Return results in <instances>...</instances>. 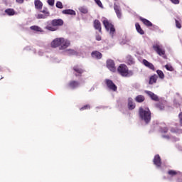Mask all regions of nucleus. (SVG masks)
Segmentation results:
<instances>
[{"instance_id": "nucleus-1", "label": "nucleus", "mask_w": 182, "mask_h": 182, "mask_svg": "<svg viewBox=\"0 0 182 182\" xmlns=\"http://www.w3.org/2000/svg\"><path fill=\"white\" fill-rule=\"evenodd\" d=\"M65 22L61 18H55L51 21H48L46 23L45 29L47 31H50V32H55L60 28V26H63Z\"/></svg>"}, {"instance_id": "nucleus-2", "label": "nucleus", "mask_w": 182, "mask_h": 182, "mask_svg": "<svg viewBox=\"0 0 182 182\" xmlns=\"http://www.w3.org/2000/svg\"><path fill=\"white\" fill-rule=\"evenodd\" d=\"M138 113L139 119L144 122L146 124H149L151 122V111H150L149 107H140Z\"/></svg>"}, {"instance_id": "nucleus-3", "label": "nucleus", "mask_w": 182, "mask_h": 182, "mask_svg": "<svg viewBox=\"0 0 182 182\" xmlns=\"http://www.w3.org/2000/svg\"><path fill=\"white\" fill-rule=\"evenodd\" d=\"M51 48H59L60 50H63L70 46V41L63 38H57L51 43Z\"/></svg>"}, {"instance_id": "nucleus-4", "label": "nucleus", "mask_w": 182, "mask_h": 182, "mask_svg": "<svg viewBox=\"0 0 182 182\" xmlns=\"http://www.w3.org/2000/svg\"><path fill=\"white\" fill-rule=\"evenodd\" d=\"M117 72L123 77H130L131 76H133V71L129 70V68L124 64H121L118 67Z\"/></svg>"}, {"instance_id": "nucleus-5", "label": "nucleus", "mask_w": 182, "mask_h": 182, "mask_svg": "<svg viewBox=\"0 0 182 182\" xmlns=\"http://www.w3.org/2000/svg\"><path fill=\"white\" fill-rule=\"evenodd\" d=\"M102 23L107 32H109L110 35L113 36L114 35V32H116V28H114V26L110 22L107 18L103 20Z\"/></svg>"}, {"instance_id": "nucleus-6", "label": "nucleus", "mask_w": 182, "mask_h": 182, "mask_svg": "<svg viewBox=\"0 0 182 182\" xmlns=\"http://www.w3.org/2000/svg\"><path fill=\"white\" fill-rule=\"evenodd\" d=\"M153 49L154 50H155V52H156L158 55H159V56H163L166 55V50L163 49V46H161V45H159V44L154 45Z\"/></svg>"}, {"instance_id": "nucleus-7", "label": "nucleus", "mask_w": 182, "mask_h": 182, "mask_svg": "<svg viewBox=\"0 0 182 182\" xmlns=\"http://www.w3.org/2000/svg\"><path fill=\"white\" fill-rule=\"evenodd\" d=\"M105 85H107L108 89H109V90H112V92L117 91V86L113 83V81L112 80L106 79Z\"/></svg>"}, {"instance_id": "nucleus-8", "label": "nucleus", "mask_w": 182, "mask_h": 182, "mask_svg": "<svg viewBox=\"0 0 182 182\" xmlns=\"http://www.w3.org/2000/svg\"><path fill=\"white\" fill-rule=\"evenodd\" d=\"M79 86H80V82L75 80H70L68 84V87L73 90L77 89Z\"/></svg>"}, {"instance_id": "nucleus-9", "label": "nucleus", "mask_w": 182, "mask_h": 182, "mask_svg": "<svg viewBox=\"0 0 182 182\" xmlns=\"http://www.w3.org/2000/svg\"><path fill=\"white\" fill-rule=\"evenodd\" d=\"M93 27L95 31H98L100 33H102V23L98 19H95L93 21Z\"/></svg>"}, {"instance_id": "nucleus-10", "label": "nucleus", "mask_w": 182, "mask_h": 182, "mask_svg": "<svg viewBox=\"0 0 182 182\" xmlns=\"http://www.w3.org/2000/svg\"><path fill=\"white\" fill-rule=\"evenodd\" d=\"M107 68L111 72H116V66L114 65V61H113L112 60H107Z\"/></svg>"}, {"instance_id": "nucleus-11", "label": "nucleus", "mask_w": 182, "mask_h": 182, "mask_svg": "<svg viewBox=\"0 0 182 182\" xmlns=\"http://www.w3.org/2000/svg\"><path fill=\"white\" fill-rule=\"evenodd\" d=\"M144 93H146V95H147V96H149L150 98L151 99V100H154V102H159V97L157 95H156V94H154L153 92L149 91V90H145Z\"/></svg>"}, {"instance_id": "nucleus-12", "label": "nucleus", "mask_w": 182, "mask_h": 182, "mask_svg": "<svg viewBox=\"0 0 182 182\" xmlns=\"http://www.w3.org/2000/svg\"><path fill=\"white\" fill-rule=\"evenodd\" d=\"M142 63L143 65H144V66H146V68H148V69H150L151 70H153L154 72V70H156V68L154 67V65H153V63L149 62L147 60L144 59L142 60Z\"/></svg>"}, {"instance_id": "nucleus-13", "label": "nucleus", "mask_w": 182, "mask_h": 182, "mask_svg": "<svg viewBox=\"0 0 182 182\" xmlns=\"http://www.w3.org/2000/svg\"><path fill=\"white\" fill-rule=\"evenodd\" d=\"M153 161L156 167H161V158L160 157V155H155Z\"/></svg>"}, {"instance_id": "nucleus-14", "label": "nucleus", "mask_w": 182, "mask_h": 182, "mask_svg": "<svg viewBox=\"0 0 182 182\" xmlns=\"http://www.w3.org/2000/svg\"><path fill=\"white\" fill-rule=\"evenodd\" d=\"M73 70L74 72H76L75 73V76H82V73H83V72H85V70H83V69H82L80 67L75 65L73 67Z\"/></svg>"}, {"instance_id": "nucleus-15", "label": "nucleus", "mask_w": 182, "mask_h": 182, "mask_svg": "<svg viewBox=\"0 0 182 182\" xmlns=\"http://www.w3.org/2000/svg\"><path fill=\"white\" fill-rule=\"evenodd\" d=\"M91 56L95 59H102V58H103V54L97 50H95L91 53Z\"/></svg>"}, {"instance_id": "nucleus-16", "label": "nucleus", "mask_w": 182, "mask_h": 182, "mask_svg": "<svg viewBox=\"0 0 182 182\" xmlns=\"http://www.w3.org/2000/svg\"><path fill=\"white\" fill-rule=\"evenodd\" d=\"M136 108V104L133 102V98H128V109L129 110H133Z\"/></svg>"}, {"instance_id": "nucleus-17", "label": "nucleus", "mask_w": 182, "mask_h": 182, "mask_svg": "<svg viewBox=\"0 0 182 182\" xmlns=\"http://www.w3.org/2000/svg\"><path fill=\"white\" fill-rule=\"evenodd\" d=\"M157 79H159V76L154 74L149 77V85H154V83H157Z\"/></svg>"}, {"instance_id": "nucleus-18", "label": "nucleus", "mask_w": 182, "mask_h": 182, "mask_svg": "<svg viewBox=\"0 0 182 182\" xmlns=\"http://www.w3.org/2000/svg\"><path fill=\"white\" fill-rule=\"evenodd\" d=\"M139 21L144 23L146 26H153V23L150 22V21L143 18V17H139Z\"/></svg>"}, {"instance_id": "nucleus-19", "label": "nucleus", "mask_w": 182, "mask_h": 182, "mask_svg": "<svg viewBox=\"0 0 182 182\" xmlns=\"http://www.w3.org/2000/svg\"><path fill=\"white\" fill-rule=\"evenodd\" d=\"M34 5L36 9H38L39 11H41V9H42V7L43 6V4L42 3V1H41V0H35Z\"/></svg>"}, {"instance_id": "nucleus-20", "label": "nucleus", "mask_w": 182, "mask_h": 182, "mask_svg": "<svg viewBox=\"0 0 182 182\" xmlns=\"http://www.w3.org/2000/svg\"><path fill=\"white\" fill-rule=\"evenodd\" d=\"M114 9L118 18H122V11H120V6L117 4H114Z\"/></svg>"}, {"instance_id": "nucleus-21", "label": "nucleus", "mask_w": 182, "mask_h": 182, "mask_svg": "<svg viewBox=\"0 0 182 182\" xmlns=\"http://www.w3.org/2000/svg\"><path fill=\"white\" fill-rule=\"evenodd\" d=\"M62 14L64 15H76V11L73 9H65L63 10Z\"/></svg>"}, {"instance_id": "nucleus-22", "label": "nucleus", "mask_w": 182, "mask_h": 182, "mask_svg": "<svg viewBox=\"0 0 182 182\" xmlns=\"http://www.w3.org/2000/svg\"><path fill=\"white\" fill-rule=\"evenodd\" d=\"M144 100H146V97H144V96L141 95H137L135 97V101L137 103H143V102H144Z\"/></svg>"}, {"instance_id": "nucleus-23", "label": "nucleus", "mask_w": 182, "mask_h": 182, "mask_svg": "<svg viewBox=\"0 0 182 182\" xmlns=\"http://www.w3.org/2000/svg\"><path fill=\"white\" fill-rule=\"evenodd\" d=\"M126 62L127 65H134V59L132 55H127L126 57Z\"/></svg>"}, {"instance_id": "nucleus-24", "label": "nucleus", "mask_w": 182, "mask_h": 182, "mask_svg": "<svg viewBox=\"0 0 182 182\" xmlns=\"http://www.w3.org/2000/svg\"><path fill=\"white\" fill-rule=\"evenodd\" d=\"M135 27L137 32L139 33L140 35H144V31H143V28H141V26H140V24H139V23H136Z\"/></svg>"}, {"instance_id": "nucleus-25", "label": "nucleus", "mask_w": 182, "mask_h": 182, "mask_svg": "<svg viewBox=\"0 0 182 182\" xmlns=\"http://www.w3.org/2000/svg\"><path fill=\"white\" fill-rule=\"evenodd\" d=\"M5 14L9 15V16H14V15H15V10L13 9H7L5 10Z\"/></svg>"}, {"instance_id": "nucleus-26", "label": "nucleus", "mask_w": 182, "mask_h": 182, "mask_svg": "<svg viewBox=\"0 0 182 182\" xmlns=\"http://www.w3.org/2000/svg\"><path fill=\"white\" fill-rule=\"evenodd\" d=\"M30 29H31V31H35V32H43V30L38 26H31Z\"/></svg>"}, {"instance_id": "nucleus-27", "label": "nucleus", "mask_w": 182, "mask_h": 182, "mask_svg": "<svg viewBox=\"0 0 182 182\" xmlns=\"http://www.w3.org/2000/svg\"><path fill=\"white\" fill-rule=\"evenodd\" d=\"M36 18L37 19H46L48 17V14L45 15V14H38L37 15H36Z\"/></svg>"}, {"instance_id": "nucleus-28", "label": "nucleus", "mask_w": 182, "mask_h": 182, "mask_svg": "<svg viewBox=\"0 0 182 182\" xmlns=\"http://www.w3.org/2000/svg\"><path fill=\"white\" fill-rule=\"evenodd\" d=\"M156 73L160 79H164V73H163V71H161V70H158L156 71Z\"/></svg>"}, {"instance_id": "nucleus-29", "label": "nucleus", "mask_w": 182, "mask_h": 182, "mask_svg": "<svg viewBox=\"0 0 182 182\" xmlns=\"http://www.w3.org/2000/svg\"><path fill=\"white\" fill-rule=\"evenodd\" d=\"M165 68L166 69V70H168L169 72H174V68H173L171 65H166Z\"/></svg>"}, {"instance_id": "nucleus-30", "label": "nucleus", "mask_w": 182, "mask_h": 182, "mask_svg": "<svg viewBox=\"0 0 182 182\" xmlns=\"http://www.w3.org/2000/svg\"><path fill=\"white\" fill-rule=\"evenodd\" d=\"M90 109V105H84L82 107L80 108V112H83V110H89Z\"/></svg>"}, {"instance_id": "nucleus-31", "label": "nucleus", "mask_w": 182, "mask_h": 182, "mask_svg": "<svg viewBox=\"0 0 182 182\" xmlns=\"http://www.w3.org/2000/svg\"><path fill=\"white\" fill-rule=\"evenodd\" d=\"M55 6H56V8H58L59 9H63V4L60 1H57Z\"/></svg>"}, {"instance_id": "nucleus-32", "label": "nucleus", "mask_w": 182, "mask_h": 182, "mask_svg": "<svg viewBox=\"0 0 182 182\" xmlns=\"http://www.w3.org/2000/svg\"><path fill=\"white\" fill-rule=\"evenodd\" d=\"M156 107H157L158 109H159V110H164V105H163V103H161V102L157 103V104H156Z\"/></svg>"}, {"instance_id": "nucleus-33", "label": "nucleus", "mask_w": 182, "mask_h": 182, "mask_svg": "<svg viewBox=\"0 0 182 182\" xmlns=\"http://www.w3.org/2000/svg\"><path fill=\"white\" fill-rule=\"evenodd\" d=\"M168 174L169 176H177V171H174V170H169V171H168Z\"/></svg>"}, {"instance_id": "nucleus-34", "label": "nucleus", "mask_w": 182, "mask_h": 182, "mask_svg": "<svg viewBox=\"0 0 182 182\" xmlns=\"http://www.w3.org/2000/svg\"><path fill=\"white\" fill-rule=\"evenodd\" d=\"M68 54L77 56V52H76L75 50L70 49L68 50Z\"/></svg>"}, {"instance_id": "nucleus-35", "label": "nucleus", "mask_w": 182, "mask_h": 182, "mask_svg": "<svg viewBox=\"0 0 182 182\" xmlns=\"http://www.w3.org/2000/svg\"><path fill=\"white\" fill-rule=\"evenodd\" d=\"M95 2L100 6V8H103V4H102V1L100 0H94Z\"/></svg>"}, {"instance_id": "nucleus-36", "label": "nucleus", "mask_w": 182, "mask_h": 182, "mask_svg": "<svg viewBox=\"0 0 182 182\" xmlns=\"http://www.w3.org/2000/svg\"><path fill=\"white\" fill-rule=\"evenodd\" d=\"M42 14H43L44 15H47L48 17L50 16V13H49V11H48V9H44L43 11H41Z\"/></svg>"}, {"instance_id": "nucleus-37", "label": "nucleus", "mask_w": 182, "mask_h": 182, "mask_svg": "<svg viewBox=\"0 0 182 182\" xmlns=\"http://www.w3.org/2000/svg\"><path fill=\"white\" fill-rule=\"evenodd\" d=\"M175 22L176 28H178V29H181V23L178 22V20H175Z\"/></svg>"}, {"instance_id": "nucleus-38", "label": "nucleus", "mask_w": 182, "mask_h": 182, "mask_svg": "<svg viewBox=\"0 0 182 182\" xmlns=\"http://www.w3.org/2000/svg\"><path fill=\"white\" fill-rule=\"evenodd\" d=\"M48 4L50 6H53L55 5V0H48Z\"/></svg>"}, {"instance_id": "nucleus-39", "label": "nucleus", "mask_w": 182, "mask_h": 182, "mask_svg": "<svg viewBox=\"0 0 182 182\" xmlns=\"http://www.w3.org/2000/svg\"><path fill=\"white\" fill-rule=\"evenodd\" d=\"M172 4H174V5H178L180 4V0H170Z\"/></svg>"}, {"instance_id": "nucleus-40", "label": "nucleus", "mask_w": 182, "mask_h": 182, "mask_svg": "<svg viewBox=\"0 0 182 182\" xmlns=\"http://www.w3.org/2000/svg\"><path fill=\"white\" fill-rule=\"evenodd\" d=\"M161 133H167L168 132V128L167 127L162 128L161 129Z\"/></svg>"}, {"instance_id": "nucleus-41", "label": "nucleus", "mask_w": 182, "mask_h": 182, "mask_svg": "<svg viewBox=\"0 0 182 182\" xmlns=\"http://www.w3.org/2000/svg\"><path fill=\"white\" fill-rule=\"evenodd\" d=\"M178 117H179V121H180L181 125L182 126V112L179 113Z\"/></svg>"}, {"instance_id": "nucleus-42", "label": "nucleus", "mask_w": 182, "mask_h": 182, "mask_svg": "<svg viewBox=\"0 0 182 182\" xmlns=\"http://www.w3.org/2000/svg\"><path fill=\"white\" fill-rule=\"evenodd\" d=\"M80 12H82V14H87V9H80Z\"/></svg>"}, {"instance_id": "nucleus-43", "label": "nucleus", "mask_w": 182, "mask_h": 182, "mask_svg": "<svg viewBox=\"0 0 182 182\" xmlns=\"http://www.w3.org/2000/svg\"><path fill=\"white\" fill-rule=\"evenodd\" d=\"M96 41H102V36H96Z\"/></svg>"}, {"instance_id": "nucleus-44", "label": "nucleus", "mask_w": 182, "mask_h": 182, "mask_svg": "<svg viewBox=\"0 0 182 182\" xmlns=\"http://www.w3.org/2000/svg\"><path fill=\"white\" fill-rule=\"evenodd\" d=\"M16 1L17 2V4H23L24 0H16Z\"/></svg>"}, {"instance_id": "nucleus-45", "label": "nucleus", "mask_w": 182, "mask_h": 182, "mask_svg": "<svg viewBox=\"0 0 182 182\" xmlns=\"http://www.w3.org/2000/svg\"><path fill=\"white\" fill-rule=\"evenodd\" d=\"M1 79H4V77H1Z\"/></svg>"}]
</instances>
